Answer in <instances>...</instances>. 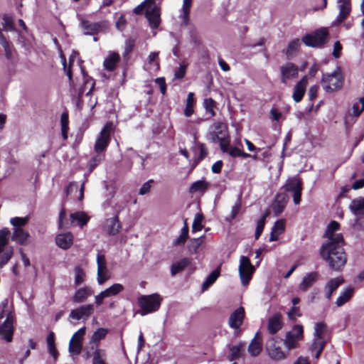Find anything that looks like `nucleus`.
<instances>
[{
    "instance_id": "nucleus-63",
    "label": "nucleus",
    "mask_w": 364,
    "mask_h": 364,
    "mask_svg": "<svg viewBox=\"0 0 364 364\" xmlns=\"http://www.w3.org/2000/svg\"><path fill=\"white\" fill-rule=\"evenodd\" d=\"M342 50V46L339 41H336L333 46V55L336 58H338L341 55V51Z\"/></svg>"
},
{
    "instance_id": "nucleus-46",
    "label": "nucleus",
    "mask_w": 364,
    "mask_h": 364,
    "mask_svg": "<svg viewBox=\"0 0 364 364\" xmlns=\"http://www.w3.org/2000/svg\"><path fill=\"white\" fill-rule=\"evenodd\" d=\"M74 275L75 286H79L84 282L85 278V273L80 266L75 267Z\"/></svg>"
},
{
    "instance_id": "nucleus-42",
    "label": "nucleus",
    "mask_w": 364,
    "mask_h": 364,
    "mask_svg": "<svg viewBox=\"0 0 364 364\" xmlns=\"http://www.w3.org/2000/svg\"><path fill=\"white\" fill-rule=\"evenodd\" d=\"M300 41L299 39H294L291 41L287 47L286 55L288 58L292 57L299 49Z\"/></svg>"
},
{
    "instance_id": "nucleus-2",
    "label": "nucleus",
    "mask_w": 364,
    "mask_h": 364,
    "mask_svg": "<svg viewBox=\"0 0 364 364\" xmlns=\"http://www.w3.org/2000/svg\"><path fill=\"white\" fill-rule=\"evenodd\" d=\"M161 301L162 298L156 293L140 296L138 299V304L141 308V315L145 316L156 311L161 306Z\"/></svg>"
},
{
    "instance_id": "nucleus-47",
    "label": "nucleus",
    "mask_w": 364,
    "mask_h": 364,
    "mask_svg": "<svg viewBox=\"0 0 364 364\" xmlns=\"http://www.w3.org/2000/svg\"><path fill=\"white\" fill-rule=\"evenodd\" d=\"M208 188V183L204 180H199L196 182H194L191 188L190 191L191 193H196V192H204Z\"/></svg>"
},
{
    "instance_id": "nucleus-60",
    "label": "nucleus",
    "mask_w": 364,
    "mask_h": 364,
    "mask_svg": "<svg viewBox=\"0 0 364 364\" xmlns=\"http://www.w3.org/2000/svg\"><path fill=\"white\" fill-rule=\"evenodd\" d=\"M153 182V180H149L147 182L144 183L139 189V195H145L150 191L151 189V183Z\"/></svg>"
},
{
    "instance_id": "nucleus-19",
    "label": "nucleus",
    "mask_w": 364,
    "mask_h": 364,
    "mask_svg": "<svg viewBox=\"0 0 364 364\" xmlns=\"http://www.w3.org/2000/svg\"><path fill=\"white\" fill-rule=\"evenodd\" d=\"M13 335V318L9 316L4 322L0 326V336L7 342L12 341Z\"/></svg>"
},
{
    "instance_id": "nucleus-33",
    "label": "nucleus",
    "mask_w": 364,
    "mask_h": 364,
    "mask_svg": "<svg viewBox=\"0 0 364 364\" xmlns=\"http://www.w3.org/2000/svg\"><path fill=\"white\" fill-rule=\"evenodd\" d=\"M60 58L63 63V69L65 71L66 75L69 79L70 85L74 90L75 93L77 94L80 97L85 92V88L80 87V89H77V87L73 85L71 69L70 68H68V69L66 68V58L63 55H60Z\"/></svg>"
},
{
    "instance_id": "nucleus-25",
    "label": "nucleus",
    "mask_w": 364,
    "mask_h": 364,
    "mask_svg": "<svg viewBox=\"0 0 364 364\" xmlns=\"http://www.w3.org/2000/svg\"><path fill=\"white\" fill-rule=\"evenodd\" d=\"M56 245L61 249L67 250L73 242V236L70 232L58 234L55 237Z\"/></svg>"
},
{
    "instance_id": "nucleus-56",
    "label": "nucleus",
    "mask_w": 364,
    "mask_h": 364,
    "mask_svg": "<svg viewBox=\"0 0 364 364\" xmlns=\"http://www.w3.org/2000/svg\"><path fill=\"white\" fill-rule=\"evenodd\" d=\"M105 353L103 350L96 349L93 353L92 364H105L103 360Z\"/></svg>"
},
{
    "instance_id": "nucleus-32",
    "label": "nucleus",
    "mask_w": 364,
    "mask_h": 364,
    "mask_svg": "<svg viewBox=\"0 0 364 364\" xmlns=\"http://www.w3.org/2000/svg\"><path fill=\"white\" fill-rule=\"evenodd\" d=\"M326 343V341L325 338L314 337L310 349L312 353H316L315 358L316 359L319 358L320 354L322 352Z\"/></svg>"
},
{
    "instance_id": "nucleus-37",
    "label": "nucleus",
    "mask_w": 364,
    "mask_h": 364,
    "mask_svg": "<svg viewBox=\"0 0 364 364\" xmlns=\"http://www.w3.org/2000/svg\"><path fill=\"white\" fill-rule=\"evenodd\" d=\"M349 208L355 215H364V198L353 200L349 205Z\"/></svg>"
},
{
    "instance_id": "nucleus-58",
    "label": "nucleus",
    "mask_w": 364,
    "mask_h": 364,
    "mask_svg": "<svg viewBox=\"0 0 364 364\" xmlns=\"http://www.w3.org/2000/svg\"><path fill=\"white\" fill-rule=\"evenodd\" d=\"M3 20V28L5 31H13L14 29V21L11 16L4 15Z\"/></svg>"
},
{
    "instance_id": "nucleus-49",
    "label": "nucleus",
    "mask_w": 364,
    "mask_h": 364,
    "mask_svg": "<svg viewBox=\"0 0 364 364\" xmlns=\"http://www.w3.org/2000/svg\"><path fill=\"white\" fill-rule=\"evenodd\" d=\"M193 93L189 92L186 99V105L184 110V114L186 117H190L193 113Z\"/></svg>"
},
{
    "instance_id": "nucleus-23",
    "label": "nucleus",
    "mask_w": 364,
    "mask_h": 364,
    "mask_svg": "<svg viewBox=\"0 0 364 364\" xmlns=\"http://www.w3.org/2000/svg\"><path fill=\"white\" fill-rule=\"evenodd\" d=\"M262 349V336L257 333L248 346V352L251 356H257Z\"/></svg>"
},
{
    "instance_id": "nucleus-14",
    "label": "nucleus",
    "mask_w": 364,
    "mask_h": 364,
    "mask_svg": "<svg viewBox=\"0 0 364 364\" xmlns=\"http://www.w3.org/2000/svg\"><path fill=\"white\" fill-rule=\"evenodd\" d=\"M298 67L292 63H287L280 68L282 82L284 84L288 80L296 78L298 76Z\"/></svg>"
},
{
    "instance_id": "nucleus-15",
    "label": "nucleus",
    "mask_w": 364,
    "mask_h": 364,
    "mask_svg": "<svg viewBox=\"0 0 364 364\" xmlns=\"http://www.w3.org/2000/svg\"><path fill=\"white\" fill-rule=\"evenodd\" d=\"M94 312V306L92 304L82 305L80 307L71 310L69 318L75 320H80L85 318L86 319Z\"/></svg>"
},
{
    "instance_id": "nucleus-35",
    "label": "nucleus",
    "mask_w": 364,
    "mask_h": 364,
    "mask_svg": "<svg viewBox=\"0 0 364 364\" xmlns=\"http://www.w3.org/2000/svg\"><path fill=\"white\" fill-rule=\"evenodd\" d=\"M119 60V55L118 53L112 52L110 53L105 59L103 65L105 68L107 70L112 71L113 70L117 64Z\"/></svg>"
},
{
    "instance_id": "nucleus-22",
    "label": "nucleus",
    "mask_w": 364,
    "mask_h": 364,
    "mask_svg": "<svg viewBox=\"0 0 364 364\" xmlns=\"http://www.w3.org/2000/svg\"><path fill=\"white\" fill-rule=\"evenodd\" d=\"M30 235L23 228L17 227L14 228L11 240L18 245H26L28 243Z\"/></svg>"
},
{
    "instance_id": "nucleus-53",
    "label": "nucleus",
    "mask_w": 364,
    "mask_h": 364,
    "mask_svg": "<svg viewBox=\"0 0 364 364\" xmlns=\"http://www.w3.org/2000/svg\"><path fill=\"white\" fill-rule=\"evenodd\" d=\"M203 216L200 214V213H197L196 214L195 217H194V220H193V225H192V231L193 232H197V231H200L203 229Z\"/></svg>"
},
{
    "instance_id": "nucleus-36",
    "label": "nucleus",
    "mask_w": 364,
    "mask_h": 364,
    "mask_svg": "<svg viewBox=\"0 0 364 364\" xmlns=\"http://www.w3.org/2000/svg\"><path fill=\"white\" fill-rule=\"evenodd\" d=\"M90 295H92L91 289L88 287H85L75 291L73 300L75 303H82Z\"/></svg>"
},
{
    "instance_id": "nucleus-43",
    "label": "nucleus",
    "mask_w": 364,
    "mask_h": 364,
    "mask_svg": "<svg viewBox=\"0 0 364 364\" xmlns=\"http://www.w3.org/2000/svg\"><path fill=\"white\" fill-rule=\"evenodd\" d=\"M220 149L223 152L228 153L232 157L239 156L242 154V151L239 148L230 146L229 139L225 142V147H220Z\"/></svg>"
},
{
    "instance_id": "nucleus-40",
    "label": "nucleus",
    "mask_w": 364,
    "mask_h": 364,
    "mask_svg": "<svg viewBox=\"0 0 364 364\" xmlns=\"http://www.w3.org/2000/svg\"><path fill=\"white\" fill-rule=\"evenodd\" d=\"M124 287L122 284L116 283L102 291L107 297H110L117 295L121 291H122Z\"/></svg>"
},
{
    "instance_id": "nucleus-6",
    "label": "nucleus",
    "mask_w": 364,
    "mask_h": 364,
    "mask_svg": "<svg viewBox=\"0 0 364 364\" xmlns=\"http://www.w3.org/2000/svg\"><path fill=\"white\" fill-rule=\"evenodd\" d=\"M255 271V268L252 264L250 259L245 256H241L240 257L238 272L241 283L243 286H247L249 284Z\"/></svg>"
},
{
    "instance_id": "nucleus-57",
    "label": "nucleus",
    "mask_w": 364,
    "mask_h": 364,
    "mask_svg": "<svg viewBox=\"0 0 364 364\" xmlns=\"http://www.w3.org/2000/svg\"><path fill=\"white\" fill-rule=\"evenodd\" d=\"M301 315L300 309L297 306H292L287 313L288 318L292 321L296 320V318L301 317Z\"/></svg>"
},
{
    "instance_id": "nucleus-11",
    "label": "nucleus",
    "mask_w": 364,
    "mask_h": 364,
    "mask_svg": "<svg viewBox=\"0 0 364 364\" xmlns=\"http://www.w3.org/2000/svg\"><path fill=\"white\" fill-rule=\"evenodd\" d=\"M97 282L101 285L110 278V274L107 267V262L105 255L101 254L97 255Z\"/></svg>"
},
{
    "instance_id": "nucleus-20",
    "label": "nucleus",
    "mask_w": 364,
    "mask_h": 364,
    "mask_svg": "<svg viewBox=\"0 0 364 364\" xmlns=\"http://www.w3.org/2000/svg\"><path fill=\"white\" fill-rule=\"evenodd\" d=\"M343 279L338 277L330 279L324 287V296L327 300H330L333 291H335L343 283Z\"/></svg>"
},
{
    "instance_id": "nucleus-54",
    "label": "nucleus",
    "mask_w": 364,
    "mask_h": 364,
    "mask_svg": "<svg viewBox=\"0 0 364 364\" xmlns=\"http://www.w3.org/2000/svg\"><path fill=\"white\" fill-rule=\"evenodd\" d=\"M107 333L105 328H100L94 332L92 336L91 341L94 343H97L100 340L104 338Z\"/></svg>"
},
{
    "instance_id": "nucleus-5",
    "label": "nucleus",
    "mask_w": 364,
    "mask_h": 364,
    "mask_svg": "<svg viewBox=\"0 0 364 364\" xmlns=\"http://www.w3.org/2000/svg\"><path fill=\"white\" fill-rule=\"evenodd\" d=\"M328 29L323 27L311 34L304 36L302 38V41L309 47H321L328 41Z\"/></svg>"
},
{
    "instance_id": "nucleus-9",
    "label": "nucleus",
    "mask_w": 364,
    "mask_h": 364,
    "mask_svg": "<svg viewBox=\"0 0 364 364\" xmlns=\"http://www.w3.org/2000/svg\"><path fill=\"white\" fill-rule=\"evenodd\" d=\"M112 132V123L107 122L97 136L94 147L95 151L97 153H101L107 149L110 141V135Z\"/></svg>"
},
{
    "instance_id": "nucleus-41",
    "label": "nucleus",
    "mask_w": 364,
    "mask_h": 364,
    "mask_svg": "<svg viewBox=\"0 0 364 364\" xmlns=\"http://www.w3.org/2000/svg\"><path fill=\"white\" fill-rule=\"evenodd\" d=\"M245 344L240 343L235 346H232L230 347V359L235 360L238 359L242 354V350H244Z\"/></svg>"
},
{
    "instance_id": "nucleus-1",
    "label": "nucleus",
    "mask_w": 364,
    "mask_h": 364,
    "mask_svg": "<svg viewBox=\"0 0 364 364\" xmlns=\"http://www.w3.org/2000/svg\"><path fill=\"white\" fill-rule=\"evenodd\" d=\"M339 230L340 224L336 221H331L324 234L326 240L320 249L321 257L336 271L341 270L347 261L343 249L345 241L342 233L338 232Z\"/></svg>"
},
{
    "instance_id": "nucleus-8",
    "label": "nucleus",
    "mask_w": 364,
    "mask_h": 364,
    "mask_svg": "<svg viewBox=\"0 0 364 364\" xmlns=\"http://www.w3.org/2000/svg\"><path fill=\"white\" fill-rule=\"evenodd\" d=\"M304 338V329L301 325H295L286 333L284 344L288 350L296 348L299 342Z\"/></svg>"
},
{
    "instance_id": "nucleus-26",
    "label": "nucleus",
    "mask_w": 364,
    "mask_h": 364,
    "mask_svg": "<svg viewBox=\"0 0 364 364\" xmlns=\"http://www.w3.org/2000/svg\"><path fill=\"white\" fill-rule=\"evenodd\" d=\"M318 279L317 272H310L306 274L300 284H299V289L301 291H306Z\"/></svg>"
},
{
    "instance_id": "nucleus-10",
    "label": "nucleus",
    "mask_w": 364,
    "mask_h": 364,
    "mask_svg": "<svg viewBox=\"0 0 364 364\" xmlns=\"http://www.w3.org/2000/svg\"><path fill=\"white\" fill-rule=\"evenodd\" d=\"M146 3H148L146 17L150 27L156 28L161 22L159 8L156 5L155 0H146Z\"/></svg>"
},
{
    "instance_id": "nucleus-52",
    "label": "nucleus",
    "mask_w": 364,
    "mask_h": 364,
    "mask_svg": "<svg viewBox=\"0 0 364 364\" xmlns=\"http://www.w3.org/2000/svg\"><path fill=\"white\" fill-rule=\"evenodd\" d=\"M29 220V217H14L10 219V223L14 226V228L20 227L22 228L26 225Z\"/></svg>"
},
{
    "instance_id": "nucleus-17",
    "label": "nucleus",
    "mask_w": 364,
    "mask_h": 364,
    "mask_svg": "<svg viewBox=\"0 0 364 364\" xmlns=\"http://www.w3.org/2000/svg\"><path fill=\"white\" fill-rule=\"evenodd\" d=\"M266 348L269 357L275 360H283L287 357L286 353L282 350V348L276 345L273 339L269 341L267 343Z\"/></svg>"
},
{
    "instance_id": "nucleus-12",
    "label": "nucleus",
    "mask_w": 364,
    "mask_h": 364,
    "mask_svg": "<svg viewBox=\"0 0 364 364\" xmlns=\"http://www.w3.org/2000/svg\"><path fill=\"white\" fill-rule=\"evenodd\" d=\"M85 327L80 328L72 336L69 343V352L72 354L78 355L82 349L81 341L85 334Z\"/></svg>"
},
{
    "instance_id": "nucleus-38",
    "label": "nucleus",
    "mask_w": 364,
    "mask_h": 364,
    "mask_svg": "<svg viewBox=\"0 0 364 364\" xmlns=\"http://www.w3.org/2000/svg\"><path fill=\"white\" fill-rule=\"evenodd\" d=\"M191 263L189 258H183L181 260L173 263L171 267V274L172 276L182 271L186 266Z\"/></svg>"
},
{
    "instance_id": "nucleus-61",
    "label": "nucleus",
    "mask_w": 364,
    "mask_h": 364,
    "mask_svg": "<svg viewBox=\"0 0 364 364\" xmlns=\"http://www.w3.org/2000/svg\"><path fill=\"white\" fill-rule=\"evenodd\" d=\"M203 242V237H200L196 239H193L191 241V247L193 248V251L196 252L200 247V246Z\"/></svg>"
},
{
    "instance_id": "nucleus-34",
    "label": "nucleus",
    "mask_w": 364,
    "mask_h": 364,
    "mask_svg": "<svg viewBox=\"0 0 364 364\" xmlns=\"http://www.w3.org/2000/svg\"><path fill=\"white\" fill-rule=\"evenodd\" d=\"M285 225L283 220H277L272 228L269 241H276L279 236L284 232Z\"/></svg>"
},
{
    "instance_id": "nucleus-29",
    "label": "nucleus",
    "mask_w": 364,
    "mask_h": 364,
    "mask_svg": "<svg viewBox=\"0 0 364 364\" xmlns=\"http://www.w3.org/2000/svg\"><path fill=\"white\" fill-rule=\"evenodd\" d=\"M282 326V315L280 314L277 313L269 318L268 331L270 333H276Z\"/></svg>"
},
{
    "instance_id": "nucleus-13",
    "label": "nucleus",
    "mask_w": 364,
    "mask_h": 364,
    "mask_svg": "<svg viewBox=\"0 0 364 364\" xmlns=\"http://www.w3.org/2000/svg\"><path fill=\"white\" fill-rule=\"evenodd\" d=\"M337 8L339 12L333 23L335 25L340 24L350 16L352 9L350 0L337 2Z\"/></svg>"
},
{
    "instance_id": "nucleus-59",
    "label": "nucleus",
    "mask_w": 364,
    "mask_h": 364,
    "mask_svg": "<svg viewBox=\"0 0 364 364\" xmlns=\"http://www.w3.org/2000/svg\"><path fill=\"white\" fill-rule=\"evenodd\" d=\"M0 44L4 48V52H5L6 57L8 59L11 58V48L9 46V43L6 40V38H4L1 41H0Z\"/></svg>"
},
{
    "instance_id": "nucleus-28",
    "label": "nucleus",
    "mask_w": 364,
    "mask_h": 364,
    "mask_svg": "<svg viewBox=\"0 0 364 364\" xmlns=\"http://www.w3.org/2000/svg\"><path fill=\"white\" fill-rule=\"evenodd\" d=\"M89 219V216L84 212H75L70 215V224L72 225L83 227L87 223Z\"/></svg>"
},
{
    "instance_id": "nucleus-24",
    "label": "nucleus",
    "mask_w": 364,
    "mask_h": 364,
    "mask_svg": "<svg viewBox=\"0 0 364 364\" xmlns=\"http://www.w3.org/2000/svg\"><path fill=\"white\" fill-rule=\"evenodd\" d=\"M307 83V77L304 76L295 85L292 97L296 102H299L301 100L305 93Z\"/></svg>"
},
{
    "instance_id": "nucleus-27",
    "label": "nucleus",
    "mask_w": 364,
    "mask_h": 364,
    "mask_svg": "<svg viewBox=\"0 0 364 364\" xmlns=\"http://www.w3.org/2000/svg\"><path fill=\"white\" fill-rule=\"evenodd\" d=\"M121 228L120 223L118 220V217L115 216L114 218H109L106 220L104 225L105 230L109 235H116L118 233L119 229Z\"/></svg>"
},
{
    "instance_id": "nucleus-21",
    "label": "nucleus",
    "mask_w": 364,
    "mask_h": 364,
    "mask_svg": "<svg viewBox=\"0 0 364 364\" xmlns=\"http://www.w3.org/2000/svg\"><path fill=\"white\" fill-rule=\"evenodd\" d=\"M191 5L192 0L183 1V5L180 9V15L178 16L181 26H187L190 23V11Z\"/></svg>"
},
{
    "instance_id": "nucleus-44",
    "label": "nucleus",
    "mask_w": 364,
    "mask_h": 364,
    "mask_svg": "<svg viewBox=\"0 0 364 364\" xmlns=\"http://www.w3.org/2000/svg\"><path fill=\"white\" fill-rule=\"evenodd\" d=\"M203 106L205 109L206 113L209 114L210 117L215 115V108L216 107L215 102L212 98L205 99L203 101Z\"/></svg>"
},
{
    "instance_id": "nucleus-45",
    "label": "nucleus",
    "mask_w": 364,
    "mask_h": 364,
    "mask_svg": "<svg viewBox=\"0 0 364 364\" xmlns=\"http://www.w3.org/2000/svg\"><path fill=\"white\" fill-rule=\"evenodd\" d=\"M219 275L220 272L218 269L213 271L206 278L205 281L203 282L202 285L203 290H206L210 285H212L218 279Z\"/></svg>"
},
{
    "instance_id": "nucleus-7",
    "label": "nucleus",
    "mask_w": 364,
    "mask_h": 364,
    "mask_svg": "<svg viewBox=\"0 0 364 364\" xmlns=\"http://www.w3.org/2000/svg\"><path fill=\"white\" fill-rule=\"evenodd\" d=\"M10 230L5 228L0 230V254L3 253L0 259V268L3 267L12 257L14 250L9 247L4 251L5 247L7 246L9 241Z\"/></svg>"
},
{
    "instance_id": "nucleus-62",
    "label": "nucleus",
    "mask_w": 364,
    "mask_h": 364,
    "mask_svg": "<svg viewBox=\"0 0 364 364\" xmlns=\"http://www.w3.org/2000/svg\"><path fill=\"white\" fill-rule=\"evenodd\" d=\"M155 82L157 85H159V86L160 87L161 92L163 95H165L166 91V82H165L164 78L158 77L156 79Z\"/></svg>"
},
{
    "instance_id": "nucleus-3",
    "label": "nucleus",
    "mask_w": 364,
    "mask_h": 364,
    "mask_svg": "<svg viewBox=\"0 0 364 364\" xmlns=\"http://www.w3.org/2000/svg\"><path fill=\"white\" fill-rule=\"evenodd\" d=\"M208 136L213 143H219L220 147H225V142L228 140L227 125L222 122H213L208 131Z\"/></svg>"
},
{
    "instance_id": "nucleus-50",
    "label": "nucleus",
    "mask_w": 364,
    "mask_h": 364,
    "mask_svg": "<svg viewBox=\"0 0 364 364\" xmlns=\"http://www.w3.org/2000/svg\"><path fill=\"white\" fill-rule=\"evenodd\" d=\"M326 326L323 322L316 323L314 326V337L325 338Z\"/></svg>"
},
{
    "instance_id": "nucleus-30",
    "label": "nucleus",
    "mask_w": 364,
    "mask_h": 364,
    "mask_svg": "<svg viewBox=\"0 0 364 364\" xmlns=\"http://www.w3.org/2000/svg\"><path fill=\"white\" fill-rule=\"evenodd\" d=\"M354 293V288L353 287H348L342 291L336 299V304L338 307L342 306L346 303L350 301Z\"/></svg>"
},
{
    "instance_id": "nucleus-4",
    "label": "nucleus",
    "mask_w": 364,
    "mask_h": 364,
    "mask_svg": "<svg viewBox=\"0 0 364 364\" xmlns=\"http://www.w3.org/2000/svg\"><path fill=\"white\" fill-rule=\"evenodd\" d=\"M343 78L339 68L331 74H324L322 77V86L326 92H333L343 86Z\"/></svg>"
},
{
    "instance_id": "nucleus-39",
    "label": "nucleus",
    "mask_w": 364,
    "mask_h": 364,
    "mask_svg": "<svg viewBox=\"0 0 364 364\" xmlns=\"http://www.w3.org/2000/svg\"><path fill=\"white\" fill-rule=\"evenodd\" d=\"M285 190L287 191H291L292 193L297 191H301V181L297 178H293L289 180L285 185Z\"/></svg>"
},
{
    "instance_id": "nucleus-18",
    "label": "nucleus",
    "mask_w": 364,
    "mask_h": 364,
    "mask_svg": "<svg viewBox=\"0 0 364 364\" xmlns=\"http://www.w3.org/2000/svg\"><path fill=\"white\" fill-rule=\"evenodd\" d=\"M245 309L243 307L237 308L234 312H232L228 319V324L230 328L237 329L242 324L245 318Z\"/></svg>"
},
{
    "instance_id": "nucleus-16",
    "label": "nucleus",
    "mask_w": 364,
    "mask_h": 364,
    "mask_svg": "<svg viewBox=\"0 0 364 364\" xmlns=\"http://www.w3.org/2000/svg\"><path fill=\"white\" fill-rule=\"evenodd\" d=\"M81 28L85 35H95L97 33L102 31L107 28L106 23H92L88 21H81Z\"/></svg>"
},
{
    "instance_id": "nucleus-55",
    "label": "nucleus",
    "mask_w": 364,
    "mask_h": 364,
    "mask_svg": "<svg viewBox=\"0 0 364 364\" xmlns=\"http://www.w3.org/2000/svg\"><path fill=\"white\" fill-rule=\"evenodd\" d=\"M353 114L355 117H358L364 110V97L359 100V102L354 103L352 107Z\"/></svg>"
},
{
    "instance_id": "nucleus-31",
    "label": "nucleus",
    "mask_w": 364,
    "mask_h": 364,
    "mask_svg": "<svg viewBox=\"0 0 364 364\" xmlns=\"http://www.w3.org/2000/svg\"><path fill=\"white\" fill-rule=\"evenodd\" d=\"M287 198L283 194H278L272 203V208L273 212L276 216L280 215L284 210L286 204H287Z\"/></svg>"
},
{
    "instance_id": "nucleus-51",
    "label": "nucleus",
    "mask_w": 364,
    "mask_h": 364,
    "mask_svg": "<svg viewBox=\"0 0 364 364\" xmlns=\"http://www.w3.org/2000/svg\"><path fill=\"white\" fill-rule=\"evenodd\" d=\"M267 215H268V212H266L262 216V218L257 221L256 231H255V237L256 240H257L259 238V237L260 236V235L262 234V232L263 231L264 224H265L266 218L267 217Z\"/></svg>"
},
{
    "instance_id": "nucleus-64",
    "label": "nucleus",
    "mask_w": 364,
    "mask_h": 364,
    "mask_svg": "<svg viewBox=\"0 0 364 364\" xmlns=\"http://www.w3.org/2000/svg\"><path fill=\"white\" fill-rule=\"evenodd\" d=\"M186 66L181 65L177 70H176L174 77L177 79H182L186 74Z\"/></svg>"
},
{
    "instance_id": "nucleus-48",
    "label": "nucleus",
    "mask_w": 364,
    "mask_h": 364,
    "mask_svg": "<svg viewBox=\"0 0 364 364\" xmlns=\"http://www.w3.org/2000/svg\"><path fill=\"white\" fill-rule=\"evenodd\" d=\"M188 237V228L186 225L181 229L180 235L173 241L176 246L183 245Z\"/></svg>"
}]
</instances>
